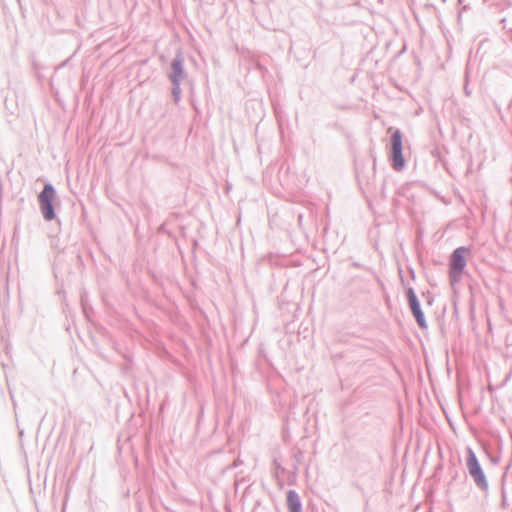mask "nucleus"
I'll return each mask as SVG.
<instances>
[{
	"label": "nucleus",
	"mask_w": 512,
	"mask_h": 512,
	"mask_svg": "<svg viewBox=\"0 0 512 512\" xmlns=\"http://www.w3.org/2000/svg\"><path fill=\"white\" fill-rule=\"evenodd\" d=\"M41 211L44 218L48 221L53 220L55 217L52 203L40 204Z\"/></svg>",
	"instance_id": "0eeeda50"
},
{
	"label": "nucleus",
	"mask_w": 512,
	"mask_h": 512,
	"mask_svg": "<svg viewBox=\"0 0 512 512\" xmlns=\"http://www.w3.org/2000/svg\"><path fill=\"white\" fill-rule=\"evenodd\" d=\"M467 466H468L471 476L474 478L477 485L481 488H486L487 482L485 479V475L480 467V464H479L475 454L471 450L469 451Z\"/></svg>",
	"instance_id": "7ed1b4c3"
},
{
	"label": "nucleus",
	"mask_w": 512,
	"mask_h": 512,
	"mask_svg": "<svg viewBox=\"0 0 512 512\" xmlns=\"http://www.w3.org/2000/svg\"><path fill=\"white\" fill-rule=\"evenodd\" d=\"M172 68L175 73L173 76V81H177V77L182 75V62L180 60H174L172 63Z\"/></svg>",
	"instance_id": "6e6552de"
},
{
	"label": "nucleus",
	"mask_w": 512,
	"mask_h": 512,
	"mask_svg": "<svg viewBox=\"0 0 512 512\" xmlns=\"http://www.w3.org/2000/svg\"><path fill=\"white\" fill-rule=\"evenodd\" d=\"M287 504L291 512H300V500L298 495L294 491H289L287 495Z\"/></svg>",
	"instance_id": "39448f33"
},
{
	"label": "nucleus",
	"mask_w": 512,
	"mask_h": 512,
	"mask_svg": "<svg viewBox=\"0 0 512 512\" xmlns=\"http://www.w3.org/2000/svg\"><path fill=\"white\" fill-rule=\"evenodd\" d=\"M470 254V249L467 247H458L451 254L449 260V279L452 285L457 284L461 280Z\"/></svg>",
	"instance_id": "f257e3e1"
},
{
	"label": "nucleus",
	"mask_w": 512,
	"mask_h": 512,
	"mask_svg": "<svg viewBox=\"0 0 512 512\" xmlns=\"http://www.w3.org/2000/svg\"><path fill=\"white\" fill-rule=\"evenodd\" d=\"M392 143V165L395 170H401L405 165L402 154V134L396 130L391 138Z\"/></svg>",
	"instance_id": "f03ea898"
},
{
	"label": "nucleus",
	"mask_w": 512,
	"mask_h": 512,
	"mask_svg": "<svg viewBox=\"0 0 512 512\" xmlns=\"http://www.w3.org/2000/svg\"><path fill=\"white\" fill-rule=\"evenodd\" d=\"M55 197V191L50 185H45L43 191L39 195L40 204L52 203Z\"/></svg>",
	"instance_id": "423d86ee"
},
{
	"label": "nucleus",
	"mask_w": 512,
	"mask_h": 512,
	"mask_svg": "<svg viewBox=\"0 0 512 512\" xmlns=\"http://www.w3.org/2000/svg\"><path fill=\"white\" fill-rule=\"evenodd\" d=\"M410 307L412 309V312L414 314V316L416 317L417 319V322L419 323V325L421 327H425L426 324H425V321H424V317H423V314L420 310V305L415 297L414 294H411L410 295Z\"/></svg>",
	"instance_id": "20e7f679"
}]
</instances>
